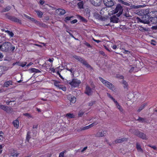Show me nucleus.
I'll use <instances>...</instances> for the list:
<instances>
[{"label": "nucleus", "mask_w": 157, "mask_h": 157, "mask_svg": "<svg viewBox=\"0 0 157 157\" xmlns=\"http://www.w3.org/2000/svg\"><path fill=\"white\" fill-rule=\"evenodd\" d=\"M99 79L101 82L104 84L105 86L107 87L108 88L112 91H114L115 90V86L112 83L109 81L105 80L101 77H99Z\"/></svg>", "instance_id": "f257e3e1"}, {"label": "nucleus", "mask_w": 157, "mask_h": 157, "mask_svg": "<svg viewBox=\"0 0 157 157\" xmlns=\"http://www.w3.org/2000/svg\"><path fill=\"white\" fill-rule=\"evenodd\" d=\"M73 57L79 61L81 63H82L83 65H85L87 68H90L91 69H93V67L87 63L86 60L76 55L73 56Z\"/></svg>", "instance_id": "f03ea898"}, {"label": "nucleus", "mask_w": 157, "mask_h": 157, "mask_svg": "<svg viewBox=\"0 0 157 157\" xmlns=\"http://www.w3.org/2000/svg\"><path fill=\"white\" fill-rule=\"evenodd\" d=\"M149 16L148 15H144L141 17L140 18L138 17H136V19L137 22H139L144 24H148L149 23Z\"/></svg>", "instance_id": "7ed1b4c3"}, {"label": "nucleus", "mask_w": 157, "mask_h": 157, "mask_svg": "<svg viewBox=\"0 0 157 157\" xmlns=\"http://www.w3.org/2000/svg\"><path fill=\"white\" fill-rule=\"evenodd\" d=\"M123 11V8L122 6L119 4H118L113 11L114 13H118L116 14L117 17H119L122 13Z\"/></svg>", "instance_id": "20e7f679"}, {"label": "nucleus", "mask_w": 157, "mask_h": 157, "mask_svg": "<svg viewBox=\"0 0 157 157\" xmlns=\"http://www.w3.org/2000/svg\"><path fill=\"white\" fill-rule=\"evenodd\" d=\"M11 43L9 42H5L2 44H0V50L2 51L7 52L10 49Z\"/></svg>", "instance_id": "39448f33"}, {"label": "nucleus", "mask_w": 157, "mask_h": 157, "mask_svg": "<svg viewBox=\"0 0 157 157\" xmlns=\"http://www.w3.org/2000/svg\"><path fill=\"white\" fill-rule=\"evenodd\" d=\"M81 83V81L80 80L74 78L72 79L71 81L69 82V84L71 86L75 88L78 87Z\"/></svg>", "instance_id": "423d86ee"}, {"label": "nucleus", "mask_w": 157, "mask_h": 157, "mask_svg": "<svg viewBox=\"0 0 157 157\" xmlns=\"http://www.w3.org/2000/svg\"><path fill=\"white\" fill-rule=\"evenodd\" d=\"M135 134L143 140L147 139L146 135L143 132H140L139 131H135Z\"/></svg>", "instance_id": "0eeeda50"}, {"label": "nucleus", "mask_w": 157, "mask_h": 157, "mask_svg": "<svg viewBox=\"0 0 157 157\" xmlns=\"http://www.w3.org/2000/svg\"><path fill=\"white\" fill-rule=\"evenodd\" d=\"M103 2L105 6L109 7L114 5V2L112 0H103Z\"/></svg>", "instance_id": "6e6552de"}, {"label": "nucleus", "mask_w": 157, "mask_h": 157, "mask_svg": "<svg viewBox=\"0 0 157 157\" xmlns=\"http://www.w3.org/2000/svg\"><path fill=\"white\" fill-rule=\"evenodd\" d=\"M106 132L105 131L99 130L95 135V136L97 137H102L106 135Z\"/></svg>", "instance_id": "1a4fd4ad"}, {"label": "nucleus", "mask_w": 157, "mask_h": 157, "mask_svg": "<svg viewBox=\"0 0 157 157\" xmlns=\"http://www.w3.org/2000/svg\"><path fill=\"white\" fill-rule=\"evenodd\" d=\"M92 92L91 88L88 85H87L86 86L85 93L87 95L90 96L92 94Z\"/></svg>", "instance_id": "9d476101"}, {"label": "nucleus", "mask_w": 157, "mask_h": 157, "mask_svg": "<svg viewBox=\"0 0 157 157\" xmlns=\"http://www.w3.org/2000/svg\"><path fill=\"white\" fill-rule=\"evenodd\" d=\"M8 18L10 20L15 22L19 23L20 24L21 23V21L14 16H9L8 17Z\"/></svg>", "instance_id": "9b49d317"}, {"label": "nucleus", "mask_w": 157, "mask_h": 157, "mask_svg": "<svg viewBox=\"0 0 157 157\" xmlns=\"http://www.w3.org/2000/svg\"><path fill=\"white\" fill-rule=\"evenodd\" d=\"M98 124V123H96L95 122H93L88 126L84 127L83 128H81L80 130H83L86 129H87L95 125H96Z\"/></svg>", "instance_id": "f8f14e48"}, {"label": "nucleus", "mask_w": 157, "mask_h": 157, "mask_svg": "<svg viewBox=\"0 0 157 157\" xmlns=\"http://www.w3.org/2000/svg\"><path fill=\"white\" fill-rule=\"evenodd\" d=\"M0 108L7 112H9L11 111V108L3 105H0Z\"/></svg>", "instance_id": "ddd939ff"}, {"label": "nucleus", "mask_w": 157, "mask_h": 157, "mask_svg": "<svg viewBox=\"0 0 157 157\" xmlns=\"http://www.w3.org/2000/svg\"><path fill=\"white\" fill-rule=\"evenodd\" d=\"M117 17L116 15L113 16L110 18V21L114 23H118L119 21V19Z\"/></svg>", "instance_id": "4468645a"}, {"label": "nucleus", "mask_w": 157, "mask_h": 157, "mask_svg": "<svg viewBox=\"0 0 157 157\" xmlns=\"http://www.w3.org/2000/svg\"><path fill=\"white\" fill-rule=\"evenodd\" d=\"M10 152L11 156L13 157H17L19 155V154L17 153L16 151L13 149H11Z\"/></svg>", "instance_id": "2eb2a0df"}, {"label": "nucleus", "mask_w": 157, "mask_h": 157, "mask_svg": "<svg viewBox=\"0 0 157 157\" xmlns=\"http://www.w3.org/2000/svg\"><path fill=\"white\" fill-rule=\"evenodd\" d=\"M149 23H151V24H155L157 22V17H151L149 16Z\"/></svg>", "instance_id": "dca6fc26"}, {"label": "nucleus", "mask_w": 157, "mask_h": 157, "mask_svg": "<svg viewBox=\"0 0 157 157\" xmlns=\"http://www.w3.org/2000/svg\"><path fill=\"white\" fill-rule=\"evenodd\" d=\"M68 100L70 101L71 103H75L76 101V98L73 96H70L68 98Z\"/></svg>", "instance_id": "f3484780"}, {"label": "nucleus", "mask_w": 157, "mask_h": 157, "mask_svg": "<svg viewBox=\"0 0 157 157\" xmlns=\"http://www.w3.org/2000/svg\"><path fill=\"white\" fill-rule=\"evenodd\" d=\"M13 85V82L11 80H9L4 82L3 84L4 87H8L10 85Z\"/></svg>", "instance_id": "a211bd4d"}, {"label": "nucleus", "mask_w": 157, "mask_h": 157, "mask_svg": "<svg viewBox=\"0 0 157 157\" xmlns=\"http://www.w3.org/2000/svg\"><path fill=\"white\" fill-rule=\"evenodd\" d=\"M56 12L59 13V15H62L66 13V11L65 10L63 9L59 8L56 10Z\"/></svg>", "instance_id": "6ab92c4d"}, {"label": "nucleus", "mask_w": 157, "mask_h": 157, "mask_svg": "<svg viewBox=\"0 0 157 157\" xmlns=\"http://www.w3.org/2000/svg\"><path fill=\"white\" fill-rule=\"evenodd\" d=\"M6 67L4 66H0V76L3 74H4L6 71Z\"/></svg>", "instance_id": "aec40b11"}, {"label": "nucleus", "mask_w": 157, "mask_h": 157, "mask_svg": "<svg viewBox=\"0 0 157 157\" xmlns=\"http://www.w3.org/2000/svg\"><path fill=\"white\" fill-rule=\"evenodd\" d=\"M13 123L14 126L16 128H18L19 126V121L17 119H16L13 121Z\"/></svg>", "instance_id": "412c9836"}, {"label": "nucleus", "mask_w": 157, "mask_h": 157, "mask_svg": "<svg viewBox=\"0 0 157 157\" xmlns=\"http://www.w3.org/2000/svg\"><path fill=\"white\" fill-rule=\"evenodd\" d=\"M84 3L85 2L83 1H81L78 2L77 4L78 8L80 9H83L84 8L83 5Z\"/></svg>", "instance_id": "4be33fe9"}, {"label": "nucleus", "mask_w": 157, "mask_h": 157, "mask_svg": "<svg viewBox=\"0 0 157 157\" xmlns=\"http://www.w3.org/2000/svg\"><path fill=\"white\" fill-rule=\"evenodd\" d=\"M116 105L117 107V108L121 112H122L123 111V109L121 106L119 104L118 102L117 101H116L114 102Z\"/></svg>", "instance_id": "5701e85b"}, {"label": "nucleus", "mask_w": 157, "mask_h": 157, "mask_svg": "<svg viewBox=\"0 0 157 157\" xmlns=\"http://www.w3.org/2000/svg\"><path fill=\"white\" fill-rule=\"evenodd\" d=\"M120 49H122L123 50H124L125 46H127V44L125 42H121L120 44Z\"/></svg>", "instance_id": "b1692460"}, {"label": "nucleus", "mask_w": 157, "mask_h": 157, "mask_svg": "<svg viewBox=\"0 0 157 157\" xmlns=\"http://www.w3.org/2000/svg\"><path fill=\"white\" fill-rule=\"evenodd\" d=\"M136 148L138 151L143 152V150L141 148L140 145L138 143L136 144Z\"/></svg>", "instance_id": "393cba45"}, {"label": "nucleus", "mask_w": 157, "mask_h": 157, "mask_svg": "<svg viewBox=\"0 0 157 157\" xmlns=\"http://www.w3.org/2000/svg\"><path fill=\"white\" fill-rule=\"evenodd\" d=\"M31 132L30 131H28L27 132L26 137V140L29 142V140L31 138L30 134H31Z\"/></svg>", "instance_id": "a878e982"}, {"label": "nucleus", "mask_w": 157, "mask_h": 157, "mask_svg": "<svg viewBox=\"0 0 157 157\" xmlns=\"http://www.w3.org/2000/svg\"><path fill=\"white\" fill-rule=\"evenodd\" d=\"M11 9V7L10 6H7L5 8L2 10L1 12V13H3L6 11H8Z\"/></svg>", "instance_id": "bb28decb"}, {"label": "nucleus", "mask_w": 157, "mask_h": 157, "mask_svg": "<svg viewBox=\"0 0 157 157\" xmlns=\"http://www.w3.org/2000/svg\"><path fill=\"white\" fill-rule=\"evenodd\" d=\"M145 6V5H139V6H135V5H133L132 6H131L132 8H133V9H137L141 7H144Z\"/></svg>", "instance_id": "cd10ccee"}, {"label": "nucleus", "mask_w": 157, "mask_h": 157, "mask_svg": "<svg viewBox=\"0 0 157 157\" xmlns=\"http://www.w3.org/2000/svg\"><path fill=\"white\" fill-rule=\"evenodd\" d=\"M30 70L31 72L32 73L35 72L36 73H40V71L39 70L34 68H31Z\"/></svg>", "instance_id": "c85d7f7f"}, {"label": "nucleus", "mask_w": 157, "mask_h": 157, "mask_svg": "<svg viewBox=\"0 0 157 157\" xmlns=\"http://www.w3.org/2000/svg\"><path fill=\"white\" fill-rule=\"evenodd\" d=\"M66 117H68L70 118H73L75 117V116L73 114L67 113L66 114Z\"/></svg>", "instance_id": "c756f323"}, {"label": "nucleus", "mask_w": 157, "mask_h": 157, "mask_svg": "<svg viewBox=\"0 0 157 157\" xmlns=\"http://www.w3.org/2000/svg\"><path fill=\"white\" fill-rule=\"evenodd\" d=\"M58 68L59 67H56L55 68L54 67H51L50 68L49 70L52 72L54 73L56 72V71H57Z\"/></svg>", "instance_id": "7c9ffc66"}, {"label": "nucleus", "mask_w": 157, "mask_h": 157, "mask_svg": "<svg viewBox=\"0 0 157 157\" xmlns=\"http://www.w3.org/2000/svg\"><path fill=\"white\" fill-rule=\"evenodd\" d=\"M58 88L62 90L63 91H65L66 90V87L64 85H60Z\"/></svg>", "instance_id": "2f4dec72"}, {"label": "nucleus", "mask_w": 157, "mask_h": 157, "mask_svg": "<svg viewBox=\"0 0 157 157\" xmlns=\"http://www.w3.org/2000/svg\"><path fill=\"white\" fill-rule=\"evenodd\" d=\"M54 85L56 87L58 88L59 87V85H60L59 84V81H57L56 80H54Z\"/></svg>", "instance_id": "473e14b6"}, {"label": "nucleus", "mask_w": 157, "mask_h": 157, "mask_svg": "<svg viewBox=\"0 0 157 157\" xmlns=\"http://www.w3.org/2000/svg\"><path fill=\"white\" fill-rule=\"evenodd\" d=\"M147 105V104L146 103H144V104H143L140 106V107L137 110L138 112H140V111L143 109L144 108L146 105Z\"/></svg>", "instance_id": "72a5a7b5"}, {"label": "nucleus", "mask_w": 157, "mask_h": 157, "mask_svg": "<svg viewBox=\"0 0 157 157\" xmlns=\"http://www.w3.org/2000/svg\"><path fill=\"white\" fill-rule=\"evenodd\" d=\"M122 84L124 85V88H127L128 86V84L127 82L125 80H123Z\"/></svg>", "instance_id": "f704fd0d"}, {"label": "nucleus", "mask_w": 157, "mask_h": 157, "mask_svg": "<svg viewBox=\"0 0 157 157\" xmlns=\"http://www.w3.org/2000/svg\"><path fill=\"white\" fill-rule=\"evenodd\" d=\"M94 16L96 19H101L102 18V17L98 13H94Z\"/></svg>", "instance_id": "c9c22d12"}, {"label": "nucleus", "mask_w": 157, "mask_h": 157, "mask_svg": "<svg viewBox=\"0 0 157 157\" xmlns=\"http://www.w3.org/2000/svg\"><path fill=\"white\" fill-rule=\"evenodd\" d=\"M36 12L39 17H42L43 13L42 12L38 10H36Z\"/></svg>", "instance_id": "e433bc0d"}, {"label": "nucleus", "mask_w": 157, "mask_h": 157, "mask_svg": "<svg viewBox=\"0 0 157 157\" xmlns=\"http://www.w3.org/2000/svg\"><path fill=\"white\" fill-rule=\"evenodd\" d=\"M145 120L146 119L144 118H142L139 117V118L137 119V120L139 122H144L145 121Z\"/></svg>", "instance_id": "4c0bfd02"}, {"label": "nucleus", "mask_w": 157, "mask_h": 157, "mask_svg": "<svg viewBox=\"0 0 157 157\" xmlns=\"http://www.w3.org/2000/svg\"><path fill=\"white\" fill-rule=\"evenodd\" d=\"M78 18L81 21H83V22H87V20L85 18H84L83 17H82L80 16H78Z\"/></svg>", "instance_id": "58836bf2"}, {"label": "nucleus", "mask_w": 157, "mask_h": 157, "mask_svg": "<svg viewBox=\"0 0 157 157\" xmlns=\"http://www.w3.org/2000/svg\"><path fill=\"white\" fill-rule=\"evenodd\" d=\"M6 32L10 36V37H13V35L14 34L11 31H10L8 30L6 31Z\"/></svg>", "instance_id": "ea45409f"}, {"label": "nucleus", "mask_w": 157, "mask_h": 157, "mask_svg": "<svg viewBox=\"0 0 157 157\" xmlns=\"http://www.w3.org/2000/svg\"><path fill=\"white\" fill-rule=\"evenodd\" d=\"M97 0H92L91 1L92 3L95 6H97L99 5V4H98L97 2H95Z\"/></svg>", "instance_id": "a19ab883"}, {"label": "nucleus", "mask_w": 157, "mask_h": 157, "mask_svg": "<svg viewBox=\"0 0 157 157\" xmlns=\"http://www.w3.org/2000/svg\"><path fill=\"white\" fill-rule=\"evenodd\" d=\"M108 96L114 102L116 101L115 99L109 94L108 93H107Z\"/></svg>", "instance_id": "79ce46f5"}, {"label": "nucleus", "mask_w": 157, "mask_h": 157, "mask_svg": "<svg viewBox=\"0 0 157 157\" xmlns=\"http://www.w3.org/2000/svg\"><path fill=\"white\" fill-rule=\"evenodd\" d=\"M66 151L65 150L61 152L59 154V157H64V154Z\"/></svg>", "instance_id": "37998d69"}, {"label": "nucleus", "mask_w": 157, "mask_h": 157, "mask_svg": "<svg viewBox=\"0 0 157 157\" xmlns=\"http://www.w3.org/2000/svg\"><path fill=\"white\" fill-rule=\"evenodd\" d=\"M27 63L26 62H23L22 63H21L20 64H19V66L22 67H24L26 65Z\"/></svg>", "instance_id": "c03bdc74"}, {"label": "nucleus", "mask_w": 157, "mask_h": 157, "mask_svg": "<svg viewBox=\"0 0 157 157\" xmlns=\"http://www.w3.org/2000/svg\"><path fill=\"white\" fill-rule=\"evenodd\" d=\"M116 77L120 79H123L124 78V76L122 75H121L119 74L117 75Z\"/></svg>", "instance_id": "a18cd8bd"}, {"label": "nucleus", "mask_w": 157, "mask_h": 157, "mask_svg": "<svg viewBox=\"0 0 157 157\" xmlns=\"http://www.w3.org/2000/svg\"><path fill=\"white\" fill-rule=\"evenodd\" d=\"M15 47L14 46L12 45V44H11V46H10L9 50L11 51L12 52H13L15 49Z\"/></svg>", "instance_id": "49530a36"}, {"label": "nucleus", "mask_w": 157, "mask_h": 157, "mask_svg": "<svg viewBox=\"0 0 157 157\" xmlns=\"http://www.w3.org/2000/svg\"><path fill=\"white\" fill-rule=\"evenodd\" d=\"M58 67H59V68H58L57 71H57L56 72V73L57 74L60 73L63 70V69L60 68V66Z\"/></svg>", "instance_id": "de8ad7c7"}, {"label": "nucleus", "mask_w": 157, "mask_h": 157, "mask_svg": "<svg viewBox=\"0 0 157 157\" xmlns=\"http://www.w3.org/2000/svg\"><path fill=\"white\" fill-rule=\"evenodd\" d=\"M84 44L88 48H92L91 46L90 45L89 43L86 42H85V43H84Z\"/></svg>", "instance_id": "09e8293b"}, {"label": "nucleus", "mask_w": 157, "mask_h": 157, "mask_svg": "<svg viewBox=\"0 0 157 157\" xmlns=\"http://www.w3.org/2000/svg\"><path fill=\"white\" fill-rule=\"evenodd\" d=\"M95 101H91L89 103L88 105L89 106H92L95 103Z\"/></svg>", "instance_id": "8fccbe9b"}, {"label": "nucleus", "mask_w": 157, "mask_h": 157, "mask_svg": "<svg viewBox=\"0 0 157 157\" xmlns=\"http://www.w3.org/2000/svg\"><path fill=\"white\" fill-rule=\"evenodd\" d=\"M121 140V141L122 142L124 141H127L128 140V138H123L121 139H120Z\"/></svg>", "instance_id": "3c124183"}, {"label": "nucleus", "mask_w": 157, "mask_h": 157, "mask_svg": "<svg viewBox=\"0 0 157 157\" xmlns=\"http://www.w3.org/2000/svg\"><path fill=\"white\" fill-rule=\"evenodd\" d=\"M84 112H79L78 113V116L79 117H81L84 114Z\"/></svg>", "instance_id": "603ef678"}, {"label": "nucleus", "mask_w": 157, "mask_h": 157, "mask_svg": "<svg viewBox=\"0 0 157 157\" xmlns=\"http://www.w3.org/2000/svg\"><path fill=\"white\" fill-rule=\"evenodd\" d=\"M66 69L67 71H70L71 73H72L73 71L74 70L73 68H71L70 69H69L67 67Z\"/></svg>", "instance_id": "864d4df0"}, {"label": "nucleus", "mask_w": 157, "mask_h": 157, "mask_svg": "<svg viewBox=\"0 0 157 157\" xmlns=\"http://www.w3.org/2000/svg\"><path fill=\"white\" fill-rule=\"evenodd\" d=\"M121 141V140L120 139L116 140H115V142L116 143H122Z\"/></svg>", "instance_id": "5fc2aeb1"}, {"label": "nucleus", "mask_w": 157, "mask_h": 157, "mask_svg": "<svg viewBox=\"0 0 157 157\" xmlns=\"http://www.w3.org/2000/svg\"><path fill=\"white\" fill-rule=\"evenodd\" d=\"M156 42L154 40H151V44L153 45H155L156 44Z\"/></svg>", "instance_id": "6e6d98bb"}, {"label": "nucleus", "mask_w": 157, "mask_h": 157, "mask_svg": "<svg viewBox=\"0 0 157 157\" xmlns=\"http://www.w3.org/2000/svg\"><path fill=\"white\" fill-rule=\"evenodd\" d=\"M100 54H101V55H102V56H104L106 57L107 56L105 54V52L103 51H100Z\"/></svg>", "instance_id": "4d7b16f0"}, {"label": "nucleus", "mask_w": 157, "mask_h": 157, "mask_svg": "<svg viewBox=\"0 0 157 157\" xmlns=\"http://www.w3.org/2000/svg\"><path fill=\"white\" fill-rule=\"evenodd\" d=\"M23 115L25 116L28 117H31L30 114L29 113H26L23 114Z\"/></svg>", "instance_id": "13d9d810"}, {"label": "nucleus", "mask_w": 157, "mask_h": 157, "mask_svg": "<svg viewBox=\"0 0 157 157\" xmlns=\"http://www.w3.org/2000/svg\"><path fill=\"white\" fill-rule=\"evenodd\" d=\"M33 22H34L35 23H38V21H36L35 19L34 18H32V19L30 20Z\"/></svg>", "instance_id": "bf43d9fd"}, {"label": "nucleus", "mask_w": 157, "mask_h": 157, "mask_svg": "<svg viewBox=\"0 0 157 157\" xmlns=\"http://www.w3.org/2000/svg\"><path fill=\"white\" fill-rule=\"evenodd\" d=\"M124 51L123 52V53L125 54H128L130 53V52L128 50H126L125 49L124 50Z\"/></svg>", "instance_id": "052dcab7"}, {"label": "nucleus", "mask_w": 157, "mask_h": 157, "mask_svg": "<svg viewBox=\"0 0 157 157\" xmlns=\"http://www.w3.org/2000/svg\"><path fill=\"white\" fill-rule=\"evenodd\" d=\"M104 48H105L108 51H109V52H111V50H110L108 48L106 45H104Z\"/></svg>", "instance_id": "680f3d73"}, {"label": "nucleus", "mask_w": 157, "mask_h": 157, "mask_svg": "<svg viewBox=\"0 0 157 157\" xmlns=\"http://www.w3.org/2000/svg\"><path fill=\"white\" fill-rule=\"evenodd\" d=\"M105 10V8H103L101 10L100 14L101 15H103L104 14L103 12H104V10Z\"/></svg>", "instance_id": "e2e57ef3"}, {"label": "nucleus", "mask_w": 157, "mask_h": 157, "mask_svg": "<svg viewBox=\"0 0 157 157\" xmlns=\"http://www.w3.org/2000/svg\"><path fill=\"white\" fill-rule=\"evenodd\" d=\"M134 69V67H132L129 71V72L132 73L133 72Z\"/></svg>", "instance_id": "0e129e2a"}, {"label": "nucleus", "mask_w": 157, "mask_h": 157, "mask_svg": "<svg viewBox=\"0 0 157 157\" xmlns=\"http://www.w3.org/2000/svg\"><path fill=\"white\" fill-rule=\"evenodd\" d=\"M54 60V59L53 58H49L48 59V61L50 62L51 63H52Z\"/></svg>", "instance_id": "69168bd1"}, {"label": "nucleus", "mask_w": 157, "mask_h": 157, "mask_svg": "<svg viewBox=\"0 0 157 157\" xmlns=\"http://www.w3.org/2000/svg\"><path fill=\"white\" fill-rule=\"evenodd\" d=\"M77 22V20L76 19H75L74 20H73L72 21H71V24H74L76 23Z\"/></svg>", "instance_id": "338daca9"}, {"label": "nucleus", "mask_w": 157, "mask_h": 157, "mask_svg": "<svg viewBox=\"0 0 157 157\" xmlns=\"http://www.w3.org/2000/svg\"><path fill=\"white\" fill-rule=\"evenodd\" d=\"M151 29H152L157 30V26H154L152 27Z\"/></svg>", "instance_id": "774afa93"}]
</instances>
